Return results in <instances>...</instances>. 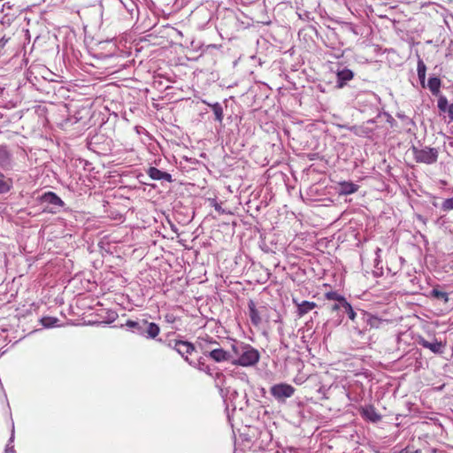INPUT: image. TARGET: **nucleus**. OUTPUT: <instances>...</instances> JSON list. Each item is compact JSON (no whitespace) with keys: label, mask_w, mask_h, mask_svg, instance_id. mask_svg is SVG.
I'll use <instances>...</instances> for the list:
<instances>
[{"label":"nucleus","mask_w":453,"mask_h":453,"mask_svg":"<svg viewBox=\"0 0 453 453\" xmlns=\"http://www.w3.org/2000/svg\"><path fill=\"white\" fill-rule=\"evenodd\" d=\"M426 67L423 60L418 58V76L420 81L421 85L424 87L425 84V79H426Z\"/></svg>","instance_id":"2eb2a0df"},{"label":"nucleus","mask_w":453,"mask_h":453,"mask_svg":"<svg viewBox=\"0 0 453 453\" xmlns=\"http://www.w3.org/2000/svg\"><path fill=\"white\" fill-rule=\"evenodd\" d=\"M432 296L439 300H443L445 303L448 302V294L446 292L438 290V289H433Z\"/></svg>","instance_id":"b1692460"},{"label":"nucleus","mask_w":453,"mask_h":453,"mask_svg":"<svg viewBox=\"0 0 453 453\" xmlns=\"http://www.w3.org/2000/svg\"><path fill=\"white\" fill-rule=\"evenodd\" d=\"M126 326H128L129 328L136 329L138 332L142 334V330H143L142 320L139 322V321H134V320L129 319L126 322Z\"/></svg>","instance_id":"6ab92c4d"},{"label":"nucleus","mask_w":453,"mask_h":453,"mask_svg":"<svg viewBox=\"0 0 453 453\" xmlns=\"http://www.w3.org/2000/svg\"><path fill=\"white\" fill-rule=\"evenodd\" d=\"M12 185L11 179L5 178V176L0 173V194L7 193Z\"/></svg>","instance_id":"4468645a"},{"label":"nucleus","mask_w":453,"mask_h":453,"mask_svg":"<svg viewBox=\"0 0 453 453\" xmlns=\"http://www.w3.org/2000/svg\"><path fill=\"white\" fill-rule=\"evenodd\" d=\"M399 453H420L419 450H411L409 447L402 449Z\"/></svg>","instance_id":"c756f323"},{"label":"nucleus","mask_w":453,"mask_h":453,"mask_svg":"<svg viewBox=\"0 0 453 453\" xmlns=\"http://www.w3.org/2000/svg\"><path fill=\"white\" fill-rule=\"evenodd\" d=\"M340 309H342V303H335V304L332 305L331 311H336Z\"/></svg>","instance_id":"7c9ffc66"},{"label":"nucleus","mask_w":453,"mask_h":453,"mask_svg":"<svg viewBox=\"0 0 453 453\" xmlns=\"http://www.w3.org/2000/svg\"><path fill=\"white\" fill-rule=\"evenodd\" d=\"M325 297L326 300L338 301L339 303H342V306L343 305L344 301H346V299L342 296L339 295L337 292L334 291L326 292L325 294Z\"/></svg>","instance_id":"f3484780"},{"label":"nucleus","mask_w":453,"mask_h":453,"mask_svg":"<svg viewBox=\"0 0 453 453\" xmlns=\"http://www.w3.org/2000/svg\"><path fill=\"white\" fill-rule=\"evenodd\" d=\"M202 350L205 356L210 357L215 362H232L234 357L232 351H226L222 348H208L206 345H202Z\"/></svg>","instance_id":"f03ea898"},{"label":"nucleus","mask_w":453,"mask_h":453,"mask_svg":"<svg viewBox=\"0 0 453 453\" xmlns=\"http://www.w3.org/2000/svg\"><path fill=\"white\" fill-rule=\"evenodd\" d=\"M412 150L417 162L433 164L437 160L438 151L435 149L425 148L418 150L413 147Z\"/></svg>","instance_id":"7ed1b4c3"},{"label":"nucleus","mask_w":453,"mask_h":453,"mask_svg":"<svg viewBox=\"0 0 453 453\" xmlns=\"http://www.w3.org/2000/svg\"><path fill=\"white\" fill-rule=\"evenodd\" d=\"M143 327L146 326V337L155 339L160 334V327L154 322H149L147 319H142Z\"/></svg>","instance_id":"9d476101"},{"label":"nucleus","mask_w":453,"mask_h":453,"mask_svg":"<svg viewBox=\"0 0 453 453\" xmlns=\"http://www.w3.org/2000/svg\"><path fill=\"white\" fill-rule=\"evenodd\" d=\"M4 45V39H1V40H0V47H3Z\"/></svg>","instance_id":"f704fd0d"},{"label":"nucleus","mask_w":453,"mask_h":453,"mask_svg":"<svg viewBox=\"0 0 453 453\" xmlns=\"http://www.w3.org/2000/svg\"><path fill=\"white\" fill-rule=\"evenodd\" d=\"M212 111L214 112L216 120L221 122L223 120V109L219 103H215L213 104H210Z\"/></svg>","instance_id":"dca6fc26"},{"label":"nucleus","mask_w":453,"mask_h":453,"mask_svg":"<svg viewBox=\"0 0 453 453\" xmlns=\"http://www.w3.org/2000/svg\"><path fill=\"white\" fill-rule=\"evenodd\" d=\"M380 250L378 249L377 252H376V256L377 257L374 259V270L372 271V273L375 275V276H380V275H382L383 274V267L382 266H379L380 265V261L378 259L379 256H378V252H380Z\"/></svg>","instance_id":"412c9836"},{"label":"nucleus","mask_w":453,"mask_h":453,"mask_svg":"<svg viewBox=\"0 0 453 453\" xmlns=\"http://www.w3.org/2000/svg\"><path fill=\"white\" fill-rule=\"evenodd\" d=\"M362 415H363L364 418H365V419L368 418V411L365 409H363Z\"/></svg>","instance_id":"72a5a7b5"},{"label":"nucleus","mask_w":453,"mask_h":453,"mask_svg":"<svg viewBox=\"0 0 453 453\" xmlns=\"http://www.w3.org/2000/svg\"><path fill=\"white\" fill-rule=\"evenodd\" d=\"M369 323H370V326L379 327L380 325L387 324L388 320L387 319H378L377 317H375L373 315H370Z\"/></svg>","instance_id":"5701e85b"},{"label":"nucleus","mask_w":453,"mask_h":453,"mask_svg":"<svg viewBox=\"0 0 453 453\" xmlns=\"http://www.w3.org/2000/svg\"><path fill=\"white\" fill-rule=\"evenodd\" d=\"M444 211L453 210V197L446 199L441 205Z\"/></svg>","instance_id":"bb28decb"},{"label":"nucleus","mask_w":453,"mask_h":453,"mask_svg":"<svg viewBox=\"0 0 453 453\" xmlns=\"http://www.w3.org/2000/svg\"><path fill=\"white\" fill-rule=\"evenodd\" d=\"M174 349L184 359L192 364V361L189 360L188 356L193 354L196 350L195 346L187 341H176L174 344Z\"/></svg>","instance_id":"423d86ee"},{"label":"nucleus","mask_w":453,"mask_h":453,"mask_svg":"<svg viewBox=\"0 0 453 453\" xmlns=\"http://www.w3.org/2000/svg\"><path fill=\"white\" fill-rule=\"evenodd\" d=\"M231 350L233 352L232 364L239 366H253L257 365L260 359V354L257 349L237 341L231 343Z\"/></svg>","instance_id":"f257e3e1"},{"label":"nucleus","mask_w":453,"mask_h":453,"mask_svg":"<svg viewBox=\"0 0 453 453\" xmlns=\"http://www.w3.org/2000/svg\"><path fill=\"white\" fill-rule=\"evenodd\" d=\"M383 415L374 411V407L370 405V422H379L381 420Z\"/></svg>","instance_id":"4be33fe9"},{"label":"nucleus","mask_w":453,"mask_h":453,"mask_svg":"<svg viewBox=\"0 0 453 453\" xmlns=\"http://www.w3.org/2000/svg\"><path fill=\"white\" fill-rule=\"evenodd\" d=\"M213 206H214L215 211H218L219 214H224L225 213V211L222 209L220 204H219L218 203H215L213 204Z\"/></svg>","instance_id":"cd10ccee"},{"label":"nucleus","mask_w":453,"mask_h":453,"mask_svg":"<svg viewBox=\"0 0 453 453\" xmlns=\"http://www.w3.org/2000/svg\"><path fill=\"white\" fill-rule=\"evenodd\" d=\"M418 343L430 349L433 353L441 354L443 352L444 344L441 342H438L436 339L429 342L423 337H418Z\"/></svg>","instance_id":"6e6552de"},{"label":"nucleus","mask_w":453,"mask_h":453,"mask_svg":"<svg viewBox=\"0 0 453 453\" xmlns=\"http://www.w3.org/2000/svg\"><path fill=\"white\" fill-rule=\"evenodd\" d=\"M428 88L433 95L437 96L440 92L441 80L437 77H432L428 80Z\"/></svg>","instance_id":"ddd939ff"},{"label":"nucleus","mask_w":453,"mask_h":453,"mask_svg":"<svg viewBox=\"0 0 453 453\" xmlns=\"http://www.w3.org/2000/svg\"><path fill=\"white\" fill-rule=\"evenodd\" d=\"M147 174L152 179L156 180H165L168 182L172 181V175L166 172H163L156 167H150L147 170Z\"/></svg>","instance_id":"1a4fd4ad"},{"label":"nucleus","mask_w":453,"mask_h":453,"mask_svg":"<svg viewBox=\"0 0 453 453\" xmlns=\"http://www.w3.org/2000/svg\"><path fill=\"white\" fill-rule=\"evenodd\" d=\"M41 201L42 203H48L52 205V207L48 210L49 212L55 213L57 211H58L59 208L63 207L65 205V203L63 200L57 196L54 192L49 191L44 193L41 196Z\"/></svg>","instance_id":"39448f33"},{"label":"nucleus","mask_w":453,"mask_h":453,"mask_svg":"<svg viewBox=\"0 0 453 453\" xmlns=\"http://www.w3.org/2000/svg\"><path fill=\"white\" fill-rule=\"evenodd\" d=\"M353 78V73L349 69H342L337 72V83L339 88H342L347 81Z\"/></svg>","instance_id":"f8f14e48"},{"label":"nucleus","mask_w":453,"mask_h":453,"mask_svg":"<svg viewBox=\"0 0 453 453\" xmlns=\"http://www.w3.org/2000/svg\"><path fill=\"white\" fill-rule=\"evenodd\" d=\"M342 309L348 314L349 318L351 320L355 319L356 312L354 311V310H353V308H352V306L350 305L349 303H348L347 301H344L343 305H342Z\"/></svg>","instance_id":"aec40b11"},{"label":"nucleus","mask_w":453,"mask_h":453,"mask_svg":"<svg viewBox=\"0 0 453 453\" xmlns=\"http://www.w3.org/2000/svg\"><path fill=\"white\" fill-rule=\"evenodd\" d=\"M447 112L450 120L453 121V104L449 105Z\"/></svg>","instance_id":"c85d7f7f"},{"label":"nucleus","mask_w":453,"mask_h":453,"mask_svg":"<svg viewBox=\"0 0 453 453\" xmlns=\"http://www.w3.org/2000/svg\"><path fill=\"white\" fill-rule=\"evenodd\" d=\"M199 345L201 348L202 345H206L208 348H220L219 343L211 338H202L199 342Z\"/></svg>","instance_id":"a211bd4d"},{"label":"nucleus","mask_w":453,"mask_h":453,"mask_svg":"<svg viewBox=\"0 0 453 453\" xmlns=\"http://www.w3.org/2000/svg\"><path fill=\"white\" fill-rule=\"evenodd\" d=\"M249 316L253 326H258L262 323V313L266 309L265 306L257 308L256 303L253 300H250L248 303Z\"/></svg>","instance_id":"0eeeda50"},{"label":"nucleus","mask_w":453,"mask_h":453,"mask_svg":"<svg viewBox=\"0 0 453 453\" xmlns=\"http://www.w3.org/2000/svg\"><path fill=\"white\" fill-rule=\"evenodd\" d=\"M165 319H166L167 322H173L174 321V317L173 315H166Z\"/></svg>","instance_id":"473e14b6"},{"label":"nucleus","mask_w":453,"mask_h":453,"mask_svg":"<svg viewBox=\"0 0 453 453\" xmlns=\"http://www.w3.org/2000/svg\"><path fill=\"white\" fill-rule=\"evenodd\" d=\"M293 303L297 306V314L299 317H303L317 307V303L314 302L303 301L299 303L296 299H293Z\"/></svg>","instance_id":"9b49d317"},{"label":"nucleus","mask_w":453,"mask_h":453,"mask_svg":"<svg viewBox=\"0 0 453 453\" xmlns=\"http://www.w3.org/2000/svg\"><path fill=\"white\" fill-rule=\"evenodd\" d=\"M296 389L291 385L286 383H280L273 386L270 389L272 395L278 400H284L285 398L291 397Z\"/></svg>","instance_id":"20e7f679"},{"label":"nucleus","mask_w":453,"mask_h":453,"mask_svg":"<svg viewBox=\"0 0 453 453\" xmlns=\"http://www.w3.org/2000/svg\"><path fill=\"white\" fill-rule=\"evenodd\" d=\"M50 319H51L50 318H43V319H42V324H43L44 326H50V325H51V322H50Z\"/></svg>","instance_id":"2f4dec72"},{"label":"nucleus","mask_w":453,"mask_h":453,"mask_svg":"<svg viewBox=\"0 0 453 453\" xmlns=\"http://www.w3.org/2000/svg\"><path fill=\"white\" fill-rule=\"evenodd\" d=\"M448 100L445 96H440L438 99V108L441 111H447L449 107Z\"/></svg>","instance_id":"393cba45"},{"label":"nucleus","mask_w":453,"mask_h":453,"mask_svg":"<svg viewBox=\"0 0 453 453\" xmlns=\"http://www.w3.org/2000/svg\"><path fill=\"white\" fill-rule=\"evenodd\" d=\"M356 190V186L352 183H346L342 185V191L346 194L354 193Z\"/></svg>","instance_id":"a878e982"}]
</instances>
